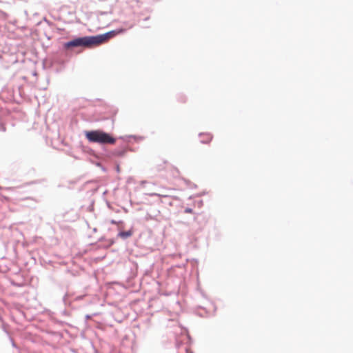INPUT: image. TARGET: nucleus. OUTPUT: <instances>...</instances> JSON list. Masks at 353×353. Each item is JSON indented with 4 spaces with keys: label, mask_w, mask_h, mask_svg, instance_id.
<instances>
[{
    "label": "nucleus",
    "mask_w": 353,
    "mask_h": 353,
    "mask_svg": "<svg viewBox=\"0 0 353 353\" xmlns=\"http://www.w3.org/2000/svg\"><path fill=\"white\" fill-rule=\"evenodd\" d=\"M133 234L132 230H128L125 232H120L118 234V236L122 239H127L130 236H131Z\"/></svg>",
    "instance_id": "nucleus-5"
},
{
    "label": "nucleus",
    "mask_w": 353,
    "mask_h": 353,
    "mask_svg": "<svg viewBox=\"0 0 353 353\" xmlns=\"http://www.w3.org/2000/svg\"><path fill=\"white\" fill-rule=\"evenodd\" d=\"M86 139L92 143L99 144H114L116 139L110 134L101 130H92L85 132Z\"/></svg>",
    "instance_id": "nucleus-1"
},
{
    "label": "nucleus",
    "mask_w": 353,
    "mask_h": 353,
    "mask_svg": "<svg viewBox=\"0 0 353 353\" xmlns=\"http://www.w3.org/2000/svg\"><path fill=\"white\" fill-rule=\"evenodd\" d=\"M111 223H112V224H116V223H117V222H116L115 221H113V220H112V221H111Z\"/></svg>",
    "instance_id": "nucleus-7"
},
{
    "label": "nucleus",
    "mask_w": 353,
    "mask_h": 353,
    "mask_svg": "<svg viewBox=\"0 0 353 353\" xmlns=\"http://www.w3.org/2000/svg\"><path fill=\"white\" fill-rule=\"evenodd\" d=\"M125 32V29L120 28L115 30L110 31L105 34L92 36L95 46H99L103 43L107 42L110 39L115 37L117 34H121Z\"/></svg>",
    "instance_id": "nucleus-3"
},
{
    "label": "nucleus",
    "mask_w": 353,
    "mask_h": 353,
    "mask_svg": "<svg viewBox=\"0 0 353 353\" xmlns=\"http://www.w3.org/2000/svg\"><path fill=\"white\" fill-rule=\"evenodd\" d=\"M185 213H192V210L191 208H186L185 210Z\"/></svg>",
    "instance_id": "nucleus-6"
},
{
    "label": "nucleus",
    "mask_w": 353,
    "mask_h": 353,
    "mask_svg": "<svg viewBox=\"0 0 353 353\" xmlns=\"http://www.w3.org/2000/svg\"><path fill=\"white\" fill-rule=\"evenodd\" d=\"M201 142L203 143H208L212 139V136L209 133L200 134Z\"/></svg>",
    "instance_id": "nucleus-4"
},
{
    "label": "nucleus",
    "mask_w": 353,
    "mask_h": 353,
    "mask_svg": "<svg viewBox=\"0 0 353 353\" xmlns=\"http://www.w3.org/2000/svg\"><path fill=\"white\" fill-rule=\"evenodd\" d=\"M94 46H95V44L92 36L79 37L70 41H68L64 44V47L66 49L79 46L90 48Z\"/></svg>",
    "instance_id": "nucleus-2"
}]
</instances>
